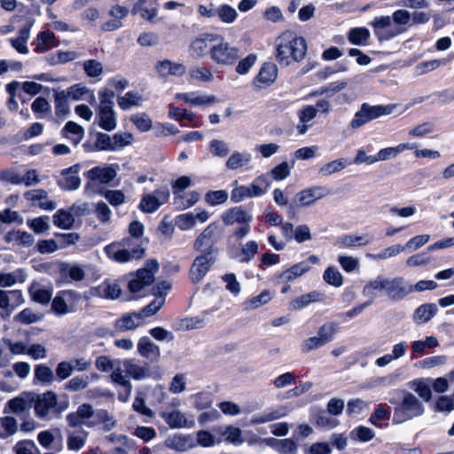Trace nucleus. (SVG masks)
<instances>
[{
    "mask_svg": "<svg viewBox=\"0 0 454 454\" xmlns=\"http://www.w3.org/2000/svg\"><path fill=\"white\" fill-rule=\"evenodd\" d=\"M338 331V324L334 322L325 323L321 325L316 336L309 337L302 340L301 350L307 354L331 342Z\"/></svg>",
    "mask_w": 454,
    "mask_h": 454,
    "instance_id": "8",
    "label": "nucleus"
},
{
    "mask_svg": "<svg viewBox=\"0 0 454 454\" xmlns=\"http://www.w3.org/2000/svg\"><path fill=\"white\" fill-rule=\"evenodd\" d=\"M411 21V14L406 10L395 11L392 17L380 16L376 17L371 25L373 27L374 34L380 41H387L403 33L404 26Z\"/></svg>",
    "mask_w": 454,
    "mask_h": 454,
    "instance_id": "2",
    "label": "nucleus"
},
{
    "mask_svg": "<svg viewBox=\"0 0 454 454\" xmlns=\"http://www.w3.org/2000/svg\"><path fill=\"white\" fill-rule=\"evenodd\" d=\"M82 67L86 75L90 78H98L104 73L102 63L97 59L85 60L82 63Z\"/></svg>",
    "mask_w": 454,
    "mask_h": 454,
    "instance_id": "57",
    "label": "nucleus"
},
{
    "mask_svg": "<svg viewBox=\"0 0 454 454\" xmlns=\"http://www.w3.org/2000/svg\"><path fill=\"white\" fill-rule=\"evenodd\" d=\"M403 251H406L405 248H403V246H401L399 244L392 245L388 247H386L382 249L378 254H366V257L374 261H380V260H386L388 258H392L395 256H397L399 254H401Z\"/></svg>",
    "mask_w": 454,
    "mask_h": 454,
    "instance_id": "52",
    "label": "nucleus"
},
{
    "mask_svg": "<svg viewBox=\"0 0 454 454\" xmlns=\"http://www.w3.org/2000/svg\"><path fill=\"white\" fill-rule=\"evenodd\" d=\"M407 352V344L404 341L396 343L393 346L392 351L389 354H386L382 356L378 357L375 360V364L378 367H386L393 361L397 360L405 356Z\"/></svg>",
    "mask_w": 454,
    "mask_h": 454,
    "instance_id": "33",
    "label": "nucleus"
},
{
    "mask_svg": "<svg viewBox=\"0 0 454 454\" xmlns=\"http://www.w3.org/2000/svg\"><path fill=\"white\" fill-rule=\"evenodd\" d=\"M159 270V263L156 260L147 261L145 268L137 271L136 275L129 280L128 287L131 293H138L145 286L154 281V274Z\"/></svg>",
    "mask_w": 454,
    "mask_h": 454,
    "instance_id": "10",
    "label": "nucleus"
},
{
    "mask_svg": "<svg viewBox=\"0 0 454 454\" xmlns=\"http://www.w3.org/2000/svg\"><path fill=\"white\" fill-rule=\"evenodd\" d=\"M89 433L83 429L78 431L67 432V446L69 450L78 451L82 450L86 443Z\"/></svg>",
    "mask_w": 454,
    "mask_h": 454,
    "instance_id": "42",
    "label": "nucleus"
},
{
    "mask_svg": "<svg viewBox=\"0 0 454 454\" xmlns=\"http://www.w3.org/2000/svg\"><path fill=\"white\" fill-rule=\"evenodd\" d=\"M348 164L349 162L348 161V160L344 158L338 159L323 165L319 168L318 172L320 175L325 176H330L333 173L340 172V170L345 168Z\"/></svg>",
    "mask_w": 454,
    "mask_h": 454,
    "instance_id": "56",
    "label": "nucleus"
},
{
    "mask_svg": "<svg viewBox=\"0 0 454 454\" xmlns=\"http://www.w3.org/2000/svg\"><path fill=\"white\" fill-rule=\"evenodd\" d=\"M36 47L35 51L44 52L57 46V40L53 32L45 30L37 35L35 39Z\"/></svg>",
    "mask_w": 454,
    "mask_h": 454,
    "instance_id": "46",
    "label": "nucleus"
},
{
    "mask_svg": "<svg viewBox=\"0 0 454 454\" xmlns=\"http://www.w3.org/2000/svg\"><path fill=\"white\" fill-rule=\"evenodd\" d=\"M386 279L382 275H379L374 279L369 281L363 288V294L365 297L370 298L369 301H373L377 297L378 292L386 293Z\"/></svg>",
    "mask_w": 454,
    "mask_h": 454,
    "instance_id": "41",
    "label": "nucleus"
},
{
    "mask_svg": "<svg viewBox=\"0 0 454 454\" xmlns=\"http://www.w3.org/2000/svg\"><path fill=\"white\" fill-rule=\"evenodd\" d=\"M62 134L67 139L76 145L84 137V129L74 121H67L62 129Z\"/></svg>",
    "mask_w": 454,
    "mask_h": 454,
    "instance_id": "44",
    "label": "nucleus"
},
{
    "mask_svg": "<svg viewBox=\"0 0 454 454\" xmlns=\"http://www.w3.org/2000/svg\"><path fill=\"white\" fill-rule=\"evenodd\" d=\"M252 162V154L249 152L234 151L227 159L225 167L230 170L239 168L247 169Z\"/></svg>",
    "mask_w": 454,
    "mask_h": 454,
    "instance_id": "26",
    "label": "nucleus"
},
{
    "mask_svg": "<svg viewBox=\"0 0 454 454\" xmlns=\"http://www.w3.org/2000/svg\"><path fill=\"white\" fill-rule=\"evenodd\" d=\"M96 293L102 298L114 300L120 297L121 289L116 282L106 280L97 287Z\"/></svg>",
    "mask_w": 454,
    "mask_h": 454,
    "instance_id": "45",
    "label": "nucleus"
},
{
    "mask_svg": "<svg viewBox=\"0 0 454 454\" xmlns=\"http://www.w3.org/2000/svg\"><path fill=\"white\" fill-rule=\"evenodd\" d=\"M218 228L217 223H209L195 239L193 248L200 254L211 253L215 255L216 254L215 245L217 240Z\"/></svg>",
    "mask_w": 454,
    "mask_h": 454,
    "instance_id": "11",
    "label": "nucleus"
},
{
    "mask_svg": "<svg viewBox=\"0 0 454 454\" xmlns=\"http://www.w3.org/2000/svg\"><path fill=\"white\" fill-rule=\"evenodd\" d=\"M42 317V314L35 312L30 308H27L15 315L13 320L23 325H29L40 321Z\"/></svg>",
    "mask_w": 454,
    "mask_h": 454,
    "instance_id": "58",
    "label": "nucleus"
},
{
    "mask_svg": "<svg viewBox=\"0 0 454 454\" xmlns=\"http://www.w3.org/2000/svg\"><path fill=\"white\" fill-rule=\"evenodd\" d=\"M176 98L184 101L191 106H209L216 99L214 96L200 95L198 92L178 93Z\"/></svg>",
    "mask_w": 454,
    "mask_h": 454,
    "instance_id": "37",
    "label": "nucleus"
},
{
    "mask_svg": "<svg viewBox=\"0 0 454 454\" xmlns=\"http://www.w3.org/2000/svg\"><path fill=\"white\" fill-rule=\"evenodd\" d=\"M31 27L32 23H27L19 30L17 37L9 40L12 48L20 54H27L29 52L27 42L30 38Z\"/></svg>",
    "mask_w": 454,
    "mask_h": 454,
    "instance_id": "27",
    "label": "nucleus"
},
{
    "mask_svg": "<svg viewBox=\"0 0 454 454\" xmlns=\"http://www.w3.org/2000/svg\"><path fill=\"white\" fill-rule=\"evenodd\" d=\"M168 448L175 450L179 452L187 451L196 446V443L192 435H174L168 438L165 442Z\"/></svg>",
    "mask_w": 454,
    "mask_h": 454,
    "instance_id": "34",
    "label": "nucleus"
},
{
    "mask_svg": "<svg viewBox=\"0 0 454 454\" xmlns=\"http://www.w3.org/2000/svg\"><path fill=\"white\" fill-rule=\"evenodd\" d=\"M215 262V255L211 253L200 254L197 256L191 267L190 277L193 283L200 282Z\"/></svg>",
    "mask_w": 454,
    "mask_h": 454,
    "instance_id": "16",
    "label": "nucleus"
},
{
    "mask_svg": "<svg viewBox=\"0 0 454 454\" xmlns=\"http://www.w3.org/2000/svg\"><path fill=\"white\" fill-rule=\"evenodd\" d=\"M325 301V294L313 291L305 294H302L290 302V306L293 309H301L312 302H320Z\"/></svg>",
    "mask_w": 454,
    "mask_h": 454,
    "instance_id": "43",
    "label": "nucleus"
},
{
    "mask_svg": "<svg viewBox=\"0 0 454 454\" xmlns=\"http://www.w3.org/2000/svg\"><path fill=\"white\" fill-rule=\"evenodd\" d=\"M305 39L286 31L276 40L275 58L280 66L287 67L294 62H300L306 55Z\"/></svg>",
    "mask_w": 454,
    "mask_h": 454,
    "instance_id": "1",
    "label": "nucleus"
},
{
    "mask_svg": "<svg viewBox=\"0 0 454 454\" xmlns=\"http://www.w3.org/2000/svg\"><path fill=\"white\" fill-rule=\"evenodd\" d=\"M398 107L399 106L396 104L371 106L367 103H364L361 106L360 110L356 113L354 118L350 121V127L353 129H358L374 119L393 114Z\"/></svg>",
    "mask_w": 454,
    "mask_h": 454,
    "instance_id": "6",
    "label": "nucleus"
},
{
    "mask_svg": "<svg viewBox=\"0 0 454 454\" xmlns=\"http://www.w3.org/2000/svg\"><path fill=\"white\" fill-rule=\"evenodd\" d=\"M258 251V244L254 240L247 241L246 244L241 246L240 253L239 254V261L240 262H250Z\"/></svg>",
    "mask_w": 454,
    "mask_h": 454,
    "instance_id": "60",
    "label": "nucleus"
},
{
    "mask_svg": "<svg viewBox=\"0 0 454 454\" xmlns=\"http://www.w3.org/2000/svg\"><path fill=\"white\" fill-rule=\"evenodd\" d=\"M156 7V0H137L131 12L132 14L139 13L143 19L152 20L157 14Z\"/></svg>",
    "mask_w": 454,
    "mask_h": 454,
    "instance_id": "35",
    "label": "nucleus"
},
{
    "mask_svg": "<svg viewBox=\"0 0 454 454\" xmlns=\"http://www.w3.org/2000/svg\"><path fill=\"white\" fill-rule=\"evenodd\" d=\"M137 352L142 357L151 362H157L160 356V347L146 337H143L138 340Z\"/></svg>",
    "mask_w": 454,
    "mask_h": 454,
    "instance_id": "29",
    "label": "nucleus"
},
{
    "mask_svg": "<svg viewBox=\"0 0 454 454\" xmlns=\"http://www.w3.org/2000/svg\"><path fill=\"white\" fill-rule=\"evenodd\" d=\"M55 113L57 116H66L69 114L68 98L65 90L54 93Z\"/></svg>",
    "mask_w": 454,
    "mask_h": 454,
    "instance_id": "53",
    "label": "nucleus"
},
{
    "mask_svg": "<svg viewBox=\"0 0 454 454\" xmlns=\"http://www.w3.org/2000/svg\"><path fill=\"white\" fill-rule=\"evenodd\" d=\"M390 419L389 407L386 403L379 404L374 412L370 417L372 424L377 427H381V422Z\"/></svg>",
    "mask_w": 454,
    "mask_h": 454,
    "instance_id": "63",
    "label": "nucleus"
},
{
    "mask_svg": "<svg viewBox=\"0 0 454 454\" xmlns=\"http://www.w3.org/2000/svg\"><path fill=\"white\" fill-rule=\"evenodd\" d=\"M112 373L110 375L111 380L121 386L126 390L125 396L120 395L119 399L122 402H126L130 395L132 390V385L130 381L127 379V377L123 374V370L121 366V364L114 365V368L112 370Z\"/></svg>",
    "mask_w": 454,
    "mask_h": 454,
    "instance_id": "40",
    "label": "nucleus"
},
{
    "mask_svg": "<svg viewBox=\"0 0 454 454\" xmlns=\"http://www.w3.org/2000/svg\"><path fill=\"white\" fill-rule=\"evenodd\" d=\"M155 69L158 74L163 77L168 75H182L186 71L183 64L172 62L168 59L159 61L155 66Z\"/></svg>",
    "mask_w": 454,
    "mask_h": 454,
    "instance_id": "36",
    "label": "nucleus"
},
{
    "mask_svg": "<svg viewBox=\"0 0 454 454\" xmlns=\"http://www.w3.org/2000/svg\"><path fill=\"white\" fill-rule=\"evenodd\" d=\"M27 274L22 269H18L10 273L0 272V286L8 287L17 283H23Z\"/></svg>",
    "mask_w": 454,
    "mask_h": 454,
    "instance_id": "50",
    "label": "nucleus"
},
{
    "mask_svg": "<svg viewBox=\"0 0 454 454\" xmlns=\"http://www.w3.org/2000/svg\"><path fill=\"white\" fill-rule=\"evenodd\" d=\"M122 366L125 372L136 380H141L152 376L150 365L148 364L142 365L133 359H125L122 362Z\"/></svg>",
    "mask_w": 454,
    "mask_h": 454,
    "instance_id": "25",
    "label": "nucleus"
},
{
    "mask_svg": "<svg viewBox=\"0 0 454 454\" xmlns=\"http://www.w3.org/2000/svg\"><path fill=\"white\" fill-rule=\"evenodd\" d=\"M93 415V407L89 403H82L77 408L75 411L68 413L66 417V420L67 426L71 428L79 427L83 425H87L88 427H93L95 425L94 423L86 422L88 419L92 418Z\"/></svg>",
    "mask_w": 454,
    "mask_h": 454,
    "instance_id": "15",
    "label": "nucleus"
},
{
    "mask_svg": "<svg viewBox=\"0 0 454 454\" xmlns=\"http://www.w3.org/2000/svg\"><path fill=\"white\" fill-rule=\"evenodd\" d=\"M73 295L72 291H63L58 294L51 303L53 312L59 316L68 313L70 311L68 302L72 300Z\"/></svg>",
    "mask_w": 454,
    "mask_h": 454,
    "instance_id": "39",
    "label": "nucleus"
},
{
    "mask_svg": "<svg viewBox=\"0 0 454 454\" xmlns=\"http://www.w3.org/2000/svg\"><path fill=\"white\" fill-rule=\"evenodd\" d=\"M270 186V182L264 176H260L256 177L254 182L248 185L251 198L252 197H259L264 194Z\"/></svg>",
    "mask_w": 454,
    "mask_h": 454,
    "instance_id": "62",
    "label": "nucleus"
},
{
    "mask_svg": "<svg viewBox=\"0 0 454 454\" xmlns=\"http://www.w3.org/2000/svg\"><path fill=\"white\" fill-rule=\"evenodd\" d=\"M8 407L12 412L16 414L28 411L32 408V394L27 395V397L19 396L11 399L8 402Z\"/></svg>",
    "mask_w": 454,
    "mask_h": 454,
    "instance_id": "47",
    "label": "nucleus"
},
{
    "mask_svg": "<svg viewBox=\"0 0 454 454\" xmlns=\"http://www.w3.org/2000/svg\"><path fill=\"white\" fill-rule=\"evenodd\" d=\"M24 198L43 210L51 211L57 207L54 201L48 200V192L43 189L27 191L24 193Z\"/></svg>",
    "mask_w": 454,
    "mask_h": 454,
    "instance_id": "21",
    "label": "nucleus"
},
{
    "mask_svg": "<svg viewBox=\"0 0 454 454\" xmlns=\"http://www.w3.org/2000/svg\"><path fill=\"white\" fill-rule=\"evenodd\" d=\"M142 103V97L137 93L129 91L124 96L118 98V105L122 110H128L132 106H137Z\"/></svg>",
    "mask_w": 454,
    "mask_h": 454,
    "instance_id": "59",
    "label": "nucleus"
},
{
    "mask_svg": "<svg viewBox=\"0 0 454 454\" xmlns=\"http://www.w3.org/2000/svg\"><path fill=\"white\" fill-rule=\"evenodd\" d=\"M18 430L17 420L12 417L0 418V438L5 439L14 434Z\"/></svg>",
    "mask_w": 454,
    "mask_h": 454,
    "instance_id": "54",
    "label": "nucleus"
},
{
    "mask_svg": "<svg viewBox=\"0 0 454 454\" xmlns=\"http://www.w3.org/2000/svg\"><path fill=\"white\" fill-rule=\"evenodd\" d=\"M34 374L35 379L43 384L50 385L54 380L52 370L43 364L35 366Z\"/></svg>",
    "mask_w": 454,
    "mask_h": 454,
    "instance_id": "55",
    "label": "nucleus"
},
{
    "mask_svg": "<svg viewBox=\"0 0 454 454\" xmlns=\"http://www.w3.org/2000/svg\"><path fill=\"white\" fill-rule=\"evenodd\" d=\"M160 417L171 428L191 427L193 425L192 421H188L185 414L178 410L161 412Z\"/></svg>",
    "mask_w": 454,
    "mask_h": 454,
    "instance_id": "30",
    "label": "nucleus"
},
{
    "mask_svg": "<svg viewBox=\"0 0 454 454\" xmlns=\"http://www.w3.org/2000/svg\"><path fill=\"white\" fill-rule=\"evenodd\" d=\"M437 312V306L434 303H427L419 306L413 315L414 321L418 324H424L429 321Z\"/></svg>",
    "mask_w": 454,
    "mask_h": 454,
    "instance_id": "49",
    "label": "nucleus"
},
{
    "mask_svg": "<svg viewBox=\"0 0 454 454\" xmlns=\"http://www.w3.org/2000/svg\"><path fill=\"white\" fill-rule=\"evenodd\" d=\"M4 239L7 244L21 246L25 247H31L35 242V238L32 234L26 231H21L20 230H13L7 232L4 235Z\"/></svg>",
    "mask_w": 454,
    "mask_h": 454,
    "instance_id": "32",
    "label": "nucleus"
},
{
    "mask_svg": "<svg viewBox=\"0 0 454 454\" xmlns=\"http://www.w3.org/2000/svg\"><path fill=\"white\" fill-rule=\"evenodd\" d=\"M98 124L102 129L112 131L117 126L116 114L114 110V92L106 88L98 91Z\"/></svg>",
    "mask_w": 454,
    "mask_h": 454,
    "instance_id": "5",
    "label": "nucleus"
},
{
    "mask_svg": "<svg viewBox=\"0 0 454 454\" xmlns=\"http://www.w3.org/2000/svg\"><path fill=\"white\" fill-rule=\"evenodd\" d=\"M106 255L114 262L125 263L137 260L144 255L145 248L141 241L132 243L130 239H125L121 243H112L105 247Z\"/></svg>",
    "mask_w": 454,
    "mask_h": 454,
    "instance_id": "4",
    "label": "nucleus"
},
{
    "mask_svg": "<svg viewBox=\"0 0 454 454\" xmlns=\"http://www.w3.org/2000/svg\"><path fill=\"white\" fill-rule=\"evenodd\" d=\"M120 166L117 163L97 166L88 170L84 176L88 179L85 189H95L98 185L109 184L117 176Z\"/></svg>",
    "mask_w": 454,
    "mask_h": 454,
    "instance_id": "7",
    "label": "nucleus"
},
{
    "mask_svg": "<svg viewBox=\"0 0 454 454\" xmlns=\"http://www.w3.org/2000/svg\"><path fill=\"white\" fill-rule=\"evenodd\" d=\"M329 193V191L323 186H312L303 189L295 196L296 205L297 207H309Z\"/></svg>",
    "mask_w": 454,
    "mask_h": 454,
    "instance_id": "17",
    "label": "nucleus"
},
{
    "mask_svg": "<svg viewBox=\"0 0 454 454\" xmlns=\"http://www.w3.org/2000/svg\"><path fill=\"white\" fill-rule=\"evenodd\" d=\"M218 40L219 42L212 45L209 50L211 59L218 65H233L239 58V50L220 36Z\"/></svg>",
    "mask_w": 454,
    "mask_h": 454,
    "instance_id": "9",
    "label": "nucleus"
},
{
    "mask_svg": "<svg viewBox=\"0 0 454 454\" xmlns=\"http://www.w3.org/2000/svg\"><path fill=\"white\" fill-rule=\"evenodd\" d=\"M81 169L80 164H74L61 171V177L58 184L63 190H76L81 185V179L77 176Z\"/></svg>",
    "mask_w": 454,
    "mask_h": 454,
    "instance_id": "19",
    "label": "nucleus"
},
{
    "mask_svg": "<svg viewBox=\"0 0 454 454\" xmlns=\"http://www.w3.org/2000/svg\"><path fill=\"white\" fill-rule=\"evenodd\" d=\"M289 411V408L285 405H279L275 408L268 409L262 414L254 416L250 420V425H260L279 419L286 416Z\"/></svg>",
    "mask_w": 454,
    "mask_h": 454,
    "instance_id": "24",
    "label": "nucleus"
},
{
    "mask_svg": "<svg viewBox=\"0 0 454 454\" xmlns=\"http://www.w3.org/2000/svg\"><path fill=\"white\" fill-rule=\"evenodd\" d=\"M219 35L214 34H203L195 38L190 45V54L193 58H201L207 51L209 43L217 41Z\"/></svg>",
    "mask_w": 454,
    "mask_h": 454,
    "instance_id": "23",
    "label": "nucleus"
},
{
    "mask_svg": "<svg viewBox=\"0 0 454 454\" xmlns=\"http://www.w3.org/2000/svg\"><path fill=\"white\" fill-rule=\"evenodd\" d=\"M143 313L130 312L123 314L114 323V328L117 332H126L135 330L144 322Z\"/></svg>",
    "mask_w": 454,
    "mask_h": 454,
    "instance_id": "22",
    "label": "nucleus"
},
{
    "mask_svg": "<svg viewBox=\"0 0 454 454\" xmlns=\"http://www.w3.org/2000/svg\"><path fill=\"white\" fill-rule=\"evenodd\" d=\"M170 196L168 188L158 189L153 193H146L142 196L139 208L144 213H153L161 205L167 203Z\"/></svg>",
    "mask_w": 454,
    "mask_h": 454,
    "instance_id": "13",
    "label": "nucleus"
},
{
    "mask_svg": "<svg viewBox=\"0 0 454 454\" xmlns=\"http://www.w3.org/2000/svg\"><path fill=\"white\" fill-rule=\"evenodd\" d=\"M398 393L400 396L398 402L394 398L389 400L390 403L394 405L393 424L404 423L424 413L425 407L419 397L406 390H400Z\"/></svg>",
    "mask_w": 454,
    "mask_h": 454,
    "instance_id": "3",
    "label": "nucleus"
},
{
    "mask_svg": "<svg viewBox=\"0 0 454 454\" xmlns=\"http://www.w3.org/2000/svg\"><path fill=\"white\" fill-rule=\"evenodd\" d=\"M385 294L394 301L403 300L411 294V284H409L403 277H394L386 279Z\"/></svg>",
    "mask_w": 454,
    "mask_h": 454,
    "instance_id": "14",
    "label": "nucleus"
},
{
    "mask_svg": "<svg viewBox=\"0 0 454 454\" xmlns=\"http://www.w3.org/2000/svg\"><path fill=\"white\" fill-rule=\"evenodd\" d=\"M221 219L227 226L234 224L242 225L247 223H251L253 216L242 207H234L223 212L221 215Z\"/></svg>",
    "mask_w": 454,
    "mask_h": 454,
    "instance_id": "18",
    "label": "nucleus"
},
{
    "mask_svg": "<svg viewBox=\"0 0 454 454\" xmlns=\"http://www.w3.org/2000/svg\"><path fill=\"white\" fill-rule=\"evenodd\" d=\"M310 269V266L307 262H301L293 265L288 270L281 272L278 275V279L281 283H287L294 280L295 278L301 277L305 272H307Z\"/></svg>",
    "mask_w": 454,
    "mask_h": 454,
    "instance_id": "38",
    "label": "nucleus"
},
{
    "mask_svg": "<svg viewBox=\"0 0 454 454\" xmlns=\"http://www.w3.org/2000/svg\"><path fill=\"white\" fill-rule=\"evenodd\" d=\"M53 223L63 230H69L74 226V218L73 213L65 209H59L53 215Z\"/></svg>",
    "mask_w": 454,
    "mask_h": 454,
    "instance_id": "51",
    "label": "nucleus"
},
{
    "mask_svg": "<svg viewBox=\"0 0 454 454\" xmlns=\"http://www.w3.org/2000/svg\"><path fill=\"white\" fill-rule=\"evenodd\" d=\"M278 76V67L274 63H264L254 80V85L262 89L273 83Z\"/></svg>",
    "mask_w": 454,
    "mask_h": 454,
    "instance_id": "20",
    "label": "nucleus"
},
{
    "mask_svg": "<svg viewBox=\"0 0 454 454\" xmlns=\"http://www.w3.org/2000/svg\"><path fill=\"white\" fill-rule=\"evenodd\" d=\"M57 395L52 391L41 395L32 394V406L35 415L42 419H50L51 412L56 408Z\"/></svg>",
    "mask_w": 454,
    "mask_h": 454,
    "instance_id": "12",
    "label": "nucleus"
},
{
    "mask_svg": "<svg viewBox=\"0 0 454 454\" xmlns=\"http://www.w3.org/2000/svg\"><path fill=\"white\" fill-rule=\"evenodd\" d=\"M370 37V31L365 27L352 28L348 35V39L352 44H364Z\"/></svg>",
    "mask_w": 454,
    "mask_h": 454,
    "instance_id": "64",
    "label": "nucleus"
},
{
    "mask_svg": "<svg viewBox=\"0 0 454 454\" xmlns=\"http://www.w3.org/2000/svg\"><path fill=\"white\" fill-rule=\"evenodd\" d=\"M128 13L129 9L124 6H113L109 12L110 16L113 19L104 23L102 29L105 31H114L120 28L122 26L121 20L124 19Z\"/></svg>",
    "mask_w": 454,
    "mask_h": 454,
    "instance_id": "31",
    "label": "nucleus"
},
{
    "mask_svg": "<svg viewBox=\"0 0 454 454\" xmlns=\"http://www.w3.org/2000/svg\"><path fill=\"white\" fill-rule=\"evenodd\" d=\"M411 387L424 401L428 402L431 399L432 391L427 380H415L411 382Z\"/></svg>",
    "mask_w": 454,
    "mask_h": 454,
    "instance_id": "61",
    "label": "nucleus"
},
{
    "mask_svg": "<svg viewBox=\"0 0 454 454\" xmlns=\"http://www.w3.org/2000/svg\"><path fill=\"white\" fill-rule=\"evenodd\" d=\"M372 238L367 234H345L338 238L336 244L341 248L364 247L371 244Z\"/></svg>",
    "mask_w": 454,
    "mask_h": 454,
    "instance_id": "28",
    "label": "nucleus"
},
{
    "mask_svg": "<svg viewBox=\"0 0 454 454\" xmlns=\"http://www.w3.org/2000/svg\"><path fill=\"white\" fill-rule=\"evenodd\" d=\"M412 145L410 144H400L395 147H387L380 150L375 155L376 162L387 160L389 159L396 157L399 153L405 150L412 149Z\"/></svg>",
    "mask_w": 454,
    "mask_h": 454,
    "instance_id": "48",
    "label": "nucleus"
}]
</instances>
